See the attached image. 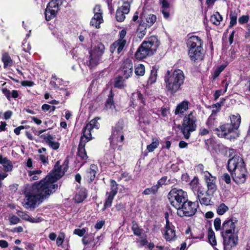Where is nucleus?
Returning a JSON list of instances; mask_svg holds the SVG:
<instances>
[{
    "label": "nucleus",
    "instance_id": "nucleus-38",
    "mask_svg": "<svg viewBox=\"0 0 250 250\" xmlns=\"http://www.w3.org/2000/svg\"><path fill=\"white\" fill-rule=\"evenodd\" d=\"M77 155L81 160L84 161L82 166L86 163V160L88 158V156L87 155L85 147L78 146Z\"/></svg>",
    "mask_w": 250,
    "mask_h": 250
},
{
    "label": "nucleus",
    "instance_id": "nucleus-37",
    "mask_svg": "<svg viewBox=\"0 0 250 250\" xmlns=\"http://www.w3.org/2000/svg\"><path fill=\"white\" fill-rule=\"evenodd\" d=\"M158 69V66L154 65L152 66L149 77L147 81L148 83L152 84L156 81Z\"/></svg>",
    "mask_w": 250,
    "mask_h": 250
},
{
    "label": "nucleus",
    "instance_id": "nucleus-55",
    "mask_svg": "<svg viewBox=\"0 0 250 250\" xmlns=\"http://www.w3.org/2000/svg\"><path fill=\"white\" fill-rule=\"evenodd\" d=\"M199 201L200 204L202 205H205V206H208L210 205V202H211V198L209 197H206L203 196H201V197H199L197 198Z\"/></svg>",
    "mask_w": 250,
    "mask_h": 250
},
{
    "label": "nucleus",
    "instance_id": "nucleus-3",
    "mask_svg": "<svg viewBox=\"0 0 250 250\" xmlns=\"http://www.w3.org/2000/svg\"><path fill=\"white\" fill-rule=\"evenodd\" d=\"M185 80L183 71L177 69L170 72L169 70L164 77L166 88L168 92L174 95L182 89Z\"/></svg>",
    "mask_w": 250,
    "mask_h": 250
},
{
    "label": "nucleus",
    "instance_id": "nucleus-58",
    "mask_svg": "<svg viewBox=\"0 0 250 250\" xmlns=\"http://www.w3.org/2000/svg\"><path fill=\"white\" fill-rule=\"evenodd\" d=\"M64 238V233L61 232L56 240V244L58 246H60L62 244Z\"/></svg>",
    "mask_w": 250,
    "mask_h": 250
},
{
    "label": "nucleus",
    "instance_id": "nucleus-46",
    "mask_svg": "<svg viewBox=\"0 0 250 250\" xmlns=\"http://www.w3.org/2000/svg\"><path fill=\"white\" fill-rule=\"evenodd\" d=\"M113 94L112 91H110V94L108 96V98L106 100L105 106L107 108H109L110 109L115 108V105L114 104V102L113 100Z\"/></svg>",
    "mask_w": 250,
    "mask_h": 250
},
{
    "label": "nucleus",
    "instance_id": "nucleus-25",
    "mask_svg": "<svg viewBox=\"0 0 250 250\" xmlns=\"http://www.w3.org/2000/svg\"><path fill=\"white\" fill-rule=\"evenodd\" d=\"M160 3L161 5V12L163 15L165 19H168L170 17L169 10L170 4L168 0H160Z\"/></svg>",
    "mask_w": 250,
    "mask_h": 250
},
{
    "label": "nucleus",
    "instance_id": "nucleus-32",
    "mask_svg": "<svg viewBox=\"0 0 250 250\" xmlns=\"http://www.w3.org/2000/svg\"><path fill=\"white\" fill-rule=\"evenodd\" d=\"M103 22V15L99 13H94V15L90 21V25L96 28H99L100 24Z\"/></svg>",
    "mask_w": 250,
    "mask_h": 250
},
{
    "label": "nucleus",
    "instance_id": "nucleus-50",
    "mask_svg": "<svg viewBox=\"0 0 250 250\" xmlns=\"http://www.w3.org/2000/svg\"><path fill=\"white\" fill-rule=\"evenodd\" d=\"M194 232H195V231ZM196 232H198L199 235H196L195 233H191L190 237L189 238L190 239L203 240L205 236L204 230L203 229H197L196 230Z\"/></svg>",
    "mask_w": 250,
    "mask_h": 250
},
{
    "label": "nucleus",
    "instance_id": "nucleus-30",
    "mask_svg": "<svg viewBox=\"0 0 250 250\" xmlns=\"http://www.w3.org/2000/svg\"><path fill=\"white\" fill-rule=\"evenodd\" d=\"M165 229L164 237L166 241L169 242L175 241L177 237L174 228H171L170 225L168 228H167V226H165Z\"/></svg>",
    "mask_w": 250,
    "mask_h": 250
},
{
    "label": "nucleus",
    "instance_id": "nucleus-33",
    "mask_svg": "<svg viewBox=\"0 0 250 250\" xmlns=\"http://www.w3.org/2000/svg\"><path fill=\"white\" fill-rule=\"evenodd\" d=\"M105 49L104 45L100 42L96 43L92 51L89 52L97 57H101L104 54Z\"/></svg>",
    "mask_w": 250,
    "mask_h": 250
},
{
    "label": "nucleus",
    "instance_id": "nucleus-13",
    "mask_svg": "<svg viewBox=\"0 0 250 250\" xmlns=\"http://www.w3.org/2000/svg\"><path fill=\"white\" fill-rule=\"evenodd\" d=\"M221 236L223 240L224 250H231L238 244V231L235 233Z\"/></svg>",
    "mask_w": 250,
    "mask_h": 250
},
{
    "label": "nucleus",
    "instance_id": "nucleus-48",
    "mask_svg": "<svg viewBox=\"0 0 250 250\" xmlns=\"http://www.w3.org/2000/svg\"><path fill=\"white\" fill-rule=\"evenodd\" d=\"M150 116L151 115L149 113L144 114L143 112L139 113V118L141 122L147 125H149L150 123Z\"/></svg>",
    "mask_w": 250,
    "mask_h": 250
},
{
    "label": "nucleus",
    "instance_id": "nucleus-52",
    "mask_svg": "<svg viewBox=\"0 0 250 250\" xmlns=\"http://www.w3.org/2000/svg\"><path fill=\"white\" fill-rule=\"evenodd\" d=\"M226 67V65L223 64L218 66L213 72V74L212 75L213 79H215L218 77L220 74L225 69Z\"/></svg>",
    "mask_w": 250,
    "mask_h": 250
},
{
    "label": "nucleus",
    "instance_id": "nucleus-54",
    "mask_svg": "<svg viewBox=\"0 0 250 250\" xmlns=\"http://www.w3.org/2000/svg\"><path fill=\"white\" fill-rule=\"evenodd\" d=\"M213 224L216 231H222V225H221V220L219 217H217L214 219Z\"/></svg>",
    "mask_w": 250,
    "mask_h": 250
},
{
    "label": "nucleus",
    "instance_id": "nucleus-4",
    "mask_svg": "<svg viewBox=\"0 0 250 250\" xmlns=\"http://www.w3.org/2000/svg\"><path fill=\"white\" fill-rule=\"evenodd\" d=\"M203 44V41L198 36L193 35L188 39V55L192 62H195L203 60L205 56Z\"/></svg>",
    "mask_w": 250,
    "mask_h": 250
},
{
    "label": "nucleus",
    "instance_id": "nucleus-26",
    "mask_svg": "<svg viewBox=\"0 0 250 250\" xmlns=\"http://www.w3.org/2000/svg\"><path fill=\"white\" fill-rule=\"evenodd\" d=\"M92 139L91 132L82 130V134L80 137L78 146L85 147L86 144Z\"/></svg>",
    "mask_w": 250,
    "mask_h": 250
},
{
    "label": "nucleus",
    "instance_id": "nucleus-53",
    "mask_svg": "<svg viewBox=\"0 0 250 250\" xmlns=\"http://www.w3.org/2000/svg\"><path fill=\"white\" fill-rule=\"evenodd\" d=\"M158 192L154 187L152 186L150 188H146L142 192L143 195H148L150 194L156 195Z\"/></svg>",
    "mask_w": 250,
    "mask_h": 250
},
{
    "label": "nucleus",
    "instance_id": "nucleus-10",
    "mask_svg": "<svg viewBox=\"0 0 250 250\" xmlns=\"http://www.w3.org/2000/svg\"><path fill=\"white\" fill-rule=\"evenodd\" d=\"M126 35V30L123 29L121 30L119 34V39L113 42L110 46V51L113 53L116 49L117 53L120 54L124 49L126 43V40L125 39Z\"/></svg>",
    "mask_w": 250,
    "mask_h": 250
},
{
    "label": "nucleus",
    "instance_id": "nucleus-47",
    "mask_svg": "<svg viewBox=\"0 0 250 250\" xmlns=\"http://www.w3.org/2000/svg\"><path fill=\"white\" fill-rule=\"evenodd\" d=\"M230 22L229 27L232 28L237 23V14L234 11H231L229 13Z\"/></svg>",
    "mask_w": 250,
    "mask_h": 250
},
{
    "label": "nucleus",
    "instance_id": "nucleus-49",
    "mask_svg": "<svg viewBox=\"0 0 250 250\" xmlns=\"http://www.w3.org/2000/svg\"><path fill=\"white\" fill-rule=\"evenodd\" d=\"M189 185L193 192L196 190V189L200 186L198 177L197 176H194Z\"/></svg>",
    "mask_w": 250,
    "mask_h": 250
},
{
    "label": "nucleus",
    "instance_id": "nucleus-44",
    "mask_svg": "<svg viewBox=\"0 0 250 250\" xmlns=\"http://www.w3.org/2000/svg\"><path fill=\"white\" fill-rule=\"evenodd\" d=\"M152 141V143L146 146V149L149 152H153L158 147L160 144L158 139L156 137H153Z\"/></svg>",
    "mask_w": 250,
    "mask_h": 250
},
{
    "label": "nucleus",
    "instance_id": "nucleus-57",
    "mask_svg": "<svg viewBox=\"0 0 250 250\" xmlns=\"http://www.w3.org/2000/svg\"><path fill=\"white\" fill-rule=\"evenodd\" d=\"M194 192L195 193H196L197 198H198L199 197H201V196H204L205 194L206 193V191L204 190V188L201 186H200L197 188V189H196V190H195L194 191Z\"/></svg>",
    "mask_w": 250,
    "mask_h": 250
},
{
    "label": "nucleus",
    "instance_id": "nucleus-12",
    "mask_svg": "<svg viewBox=\"0 0 250 250\" xmlns=\"http://www.w3.org/2000/svg\"><path fill=\"white\" fill-rule=\"evenodd\" d=\"M246 167L243 158L239 155H235L228 160L227 163V169L229 173Z\"/></svg>",
    "mask_w": 250,
    "mask_h": 250
},
{
    "label": "nucleus",
    "instance_id": "nucleus-64",
    "mask_svg": "<svg viewBox=\"0 0 250 250\" xmlns=\"http://www.w3.org/2000/svg\"><path fill=\"white\" fill-rule=\"evenodd\" d=\"M209 131H210L208 128L207 129L204 127H201L199 130V135L201 136L206 135L209 134Z\"/></svg>",
    "mask_w": 250,
    "mask_h": 250
},
{
    "label": "nucleus",
    "instance_id": "nucleus-45",
    "mask_svg": "<svg viewBox=\"0 0 250 250\" xmlns=\"http://www.w3.org/2000/svg\"><path fill=\"white\" fill-rule=\"evenodd\" d=\"M145 66L144 64L139 63L135 66L134 72L137 76L139 77L143 76L145 74Z\"/></svg>",
    "mask_w": 250,
    "mask_h": 250
},
{
    "label": "nucleus",
    "instance_id": "nucleus-40",
    "mask_svg": "<svg viewBox=\"0 0 250 250\" xmlns=\"http://www.w3.org/2000/svg\"><path fill=\"white\" fill-rule=\"evenodd\" d=\"M208 243L212 247H214L217 245L215 234L211 227L208 228Z\"/></svg>",
    "mask_w": 250,
    "mask_h": 250
},
{
    "label": "nucleus",
    "instance_id": "nucleus-16",
    "mask_svg": "<svg viewBox=\"0 0 250 250\" xmlns=\"http://www.w3.org/2000/svg\"><path fill=\"white\" fill-rule=\"evenodd\" d=\"M154 54L152 49L146 45V42H143L135 52V57L138 60H141Z\"/></svg>",
    "mask_w": 250,
    "mask_h": 250
},
{
    "label": "nucleus",
    "instance_id": "nucleus-28",
    "mask_svg": "<svg viewBox=\"0 0 250 250\" xmlns=\"http://www.w3.org/2000/svg\"><path fill=\"white\" fill-rule=\"evenodd\" d=\"M125 121L123 119H120L114 126L112 127L111 133L117 135L118 133H124L125 127Z\"/></svg>",
    "mask_w": 250,
    "mask_h": 250
},
{
    "label": "nucleus",
    "instance_id": "nucleus-27",
    "mask_svg": "<svg viewBox=\"0 0 250 250\" xmlns=\"http://www.w3.org/2000/svg\"><path fill=\"white\" fill-rule=\"evenodd\" d=\"M99 59L100 57H97L92 53L89 52V55L86 57V61L84 62V63L88 66L91 69L97 65L99 63Z\"/></svg>",
    "mask_w": 250,
    "mask_h": 250
},
{
    "label": "nucleus",
    "instance_id": "nucleus-11",
    "mask_svg": "<svg viewBox=\"0 0 250 250\" xmlns=\"http://www.w3.org/2000/svg\"><path fill=\"white\" fill-rule=\"evenodd\" d=\"M110 184L111 191L106 193L107 197L102 209V211H104L106 208L111 207L114 197L118 193V184L116 181L113 179H110Z\"/></svg>",
    "mask_w": 250,
    "mask_h": 250
},
{
    "label": "nucleus",
    "instance_id": "nucleus-1",
    "mask_svg": "<svg viewBox=\"0 0 250 250\" xmlns=\"http://www.w3.org/2000/svg\"><path fill=\"white\" fill-rule=\"evenodd\" d=\"M60 172V168L55 169L39 182L34 183L30 191H25V202L23 205V207L27 209H34L38 201L42 202L54 193L58 188V185L55 182L61 177Z\"/></svg>",
    "mask_w": 250,
    "mask_h": 250
},
{
    "label": "nucleus",
    "instance_id": "nucleus-60",
    "mask_svg": "<svg viewBox=\"0 0 250 250\" xmlns=\"http://www.w3.org/2000/svg\"><path fill=\"white\" fill-rule=\"evenodd\" d=\"M10 225H16L18 224L20 221V219L15 215L11 216L9 218Z\"/></svg>",
    "mask_w": 250,
    "mask_h": 250
},
{
    "label": "nucleus",
    "instance_id": "nucleus-51",
    "mask_svg": "<svg viewBox=\"0 0 250 250\" xmlns=\"http://www.w3.org/2000/svg\"><path fill=\"white\" fill-rule=\"evenodd\" d=\"M228 210L229 208L224 203H221L217 208V213L218 215H222Z\"/></svg>",
    "mask_w": 250,
    "mask_h": 250
},
{
    "label": "nucleus",
    "instance_id": "nucleus-42",
    "mask_svg": "<svg viewBox=\"0 0 250 250\" xmlns=\"http://www.w3.org/2000/svg\"><path fill=\"white\" fill-rule=\"evenodd\" d=\"M223 20L222 16L220 15V13L218 11L215 12L213 15H211L210 18L211 22L215 25H219L220 24L221 21Z\"/></svg>",
    "mask_w": 250,
    "mask_h": 250
},
{
    "label": "nucleus",
    "instance_id": "nucleus-18",
    "mask_svg": "<svg viewBox=\"0 0 250 250\" xmlns=\"http://www.w3.org/2000/svg\"><path fill=\"white\" fill-rule=\"evenodd\" d=\"M130 2L124 1L123 5L119 7L116 13V19L119 22L123 21L125 18V15L127 14L130 11Z\"/></svg>",
    "mask_w": 250,
    "mask_h": 250
},
{
    "label": "nucleus",
    "instance_id": "nucleus-15",
    "mask_svg": "<svg viewBox=\"0 0 250 250\" xmlns=\"http://www.w3.org/2000/svg\"><path fill=\"white\" fill-rule=\"evenodd\" d=\"M133 63L132 61L127 58L123 61L120 68L119 72L125 79H128L133 75Z\"/></svg>",
    "mask_w": 250,
    "mask_h": 250
},
{
    "label": "nucleus",
    "instance_id": "nucleus-31",
    "mask_svg": "<svg viewBox=\"0 0 250 250\" xmlns=\"http://www.w3.org/2000/svg\"><path fill=\"white\" fill-rule=\"evenodd\" d=\"M100 119V117H96L91 120L88 123L86 124L85 126L83 128L85 131L91 132V130L94 128L98 129L99 127L100 124L98 122V121Z\"/></svg>",
    "mask_w": 250,
    "mask_h": 250
},
{
    "label": "nucleus",
    "instance_id": "nucleus-24",
    "mask_svg": "<svg viewBox=\"0 0 250 250\" xmlns=\"http://www.w3.org/2000/svg\"><path fill=\"white\" fill-rule=\"evenodd\" d=\"M206 125L210 131L214 132L216 134V132L219 129L216 118L213 117V116H209L206 122Z\"/></svg>",
    "mask_w": 250,
    "mask_h": 250
},
{
    "label": "nucleus",
    "instance_id": "nucleus-59",
    "mask_svg": "<svg viewBox=\"0 0 250 250\" xmlns=\"http://www.w3.org/2000/svg\"><path fill=\"white\" fill-rule=\"evenodd\" d=\"M250 19V17L248 15H243L239 17L238 19V22L239 24L243 25L245 23H247Z\"/></svg>",
    "mask_w": 250,
    "mask_h": 250
},
{
    "label": "nucleus",
    "instance_id": "nucleus-56",
    "mask_svg": "<svg viewBox=\"0 0 250 250\" xmlns=\"http://www.w3.org/2000/svg\"><path fill=\"white\" fill-rule=\"evenodd\" d=\"M17 213L19 216L23 220L29 222L31 217L25 212L21 210H18Z\"/></svg>",
    "mask_w": 250,
    "mask_h": 250
},
{
    "label": "nucleus",
    "instance_id": "nucleus-14",
    "mask_svg": "<svg viewBox=\"0 0 250 250\" xmlns=\"http://www.w3.org/2000/svg\"><path fill=\"white\" fill-rule=\"evenodd\" d=\"M238 220L235 217H231L227 218L222 223V229L221 235L224 234H232L235 233L236 224Z\"/></svg>",
    "mask_w": 250,
    "mask_h": 250
},
{
    "label": "nucleus",
    "instance_id": "nucleus-35",
    "mask_svg": "<svg viewBox=\"0 0 250 250\" xmlns=\"http://www.w3.org/2000/svg\"><path fill=\"white\" fill-rule=\"evenodd\" d=\"M1 61L3 63L4 68L11 66L13 64V61L8 52H4L2 54Z\"/></svg>",
    "mask_w": 250,
    "mask_h": 250
},
{
    "label": "nucleus",
    "instance_id": "nucleus-21",
    "mask_svg": "<svg viewBox=\"0 0 250 250\" xmlns=\"http://www.w3.org/2000/svg\"><path fill=\"white\" fill-rule=\"evenodd\" d=\"M98 171V168L97 165L91 164L85 173L84 179H85L89 183L92 182L96 177V174Z\"/></svg>",
    "mask_w": 250,
    "mask_h": 250
},
{
    "label": "nucleus",
    "instance_id": "nucleus-22",
    "mask_svg": "<svg viewBox=\"0 0 250 250\" xmlns=\"http://www.w3.org/2000/svg\"><path fill=\"white\" fill-rule=\"evenodd\" d=\"M138 103L142 104L144 105H146L145 98L141 91L137 90L132 94L130 98V103L132 105H136Z\"/></svg>",
    "mask_w": 250,
    "mask_h": 250
},
{
    "label": "nucleus",
    "instance_id": "nucleus-5",
    "mask_svg": "<svg viewBox=\"0 0 250 250\" xmlns=\"http://www.w3.org/2000/svg\"><path fill=\"white\" fill-rule=\"evenodd\" d=\"M194 111H191L186 115L183 119L182 125H178L177 127L181 130L186 139L190 138L191 133L195 131L197 128V118L194 115Z\"/></svg>",
    "mask_w": 250,
    "mask_h": 250
},
{
    "label": "nucleus",
    "instance_id": "nucleus-19",
    "mask_svg": "<svg viewBox=\"0 0 250 250\" xmlns=\"http://www.w3.org/2000/svg\"><path fill=\"white\" fill-rule=\"evenodd\" d=\"M140 19L139 29H140L141 26H146V28L150 27L155 23L157 18L154 14L146 15L142 13L140 16Z\"/></svg>",
    "mask_w": 250,
    "mask_h": 250
},
{
    "label": "nucleus",
    "instance_id": "nucleus-62",
    "mask_svg": "<svg viewBox=\"0 0 250 250\" xmlns=\"http://www.w3.org/2000/svg\"><path fill=\"white\" fill-rule=\"evenodd\" d=\"M53 140H50L47 143L53 149L57 150L59 148L60 143L58 142L53 141Z\"/></svg>",
    "mask_w": 250,
    "mask_h": 250
},
{
    "label": "nucleus",
    "instance_id": "nucleus-39",
    "mask_svg": "<svg viewBox=\"0 0 250 250\" xmlns=\"http://www.w3.org/2000/svg\"><path fill=\"white\" fill-rule=\"evenodd\" d=\"M68 162H69L68 160L66 159L64 161L63 164L62 166H57V164L58 163V162L56 163V164L55 165V167L53 168V169L48 174H50L51 173H52L53 172V170H54L55 169L57 170V169L60 168V172H59V174L60 175H61V177L60 178H61L62 176V175L64 174V172L65 171H66L68 169Z\"/></svg>",
    "mask_w": 250,
    "mask_h": 250
},
{
    "label": "nucleus",
    "instance_id": "nucleus-43",
    "mask_svg": "<svg viewBox=\"0 0 250 250\" xmlns=\"http://www.w3.org/2000/svg\"><path fill=\"white\" fill-rule=\"evenodd\" d=\"M131 230L134 235L137 236H140L143 231V229L140 228L137 222L134 220L132 221Z\"/></svg>",
    "mask_w": 250,
    "mask_h": 250
},
{
    "label": "nucleus",
    "instance_id": "nucleus-8",
    "mask_svg": "<svg viewBox=\"0 0 250 250\" xmlns=\"http://www.w3.org/2000/svg\"><path fill=\"white\" fill-rule=\"evenodd\" d=\"M63 0H51L47 4L44 11L45 19L50 21L57 15Z\"/></svg>",
    "mask_w": 250,
    "mask_h": 250
},
{
    "label": "nucleus",
    "instance_id": "nucleus-41",
    "mask_svg": "<svg viewBox=\"0 0 250 250\" xmlns=\"http://www.w3.org/2000/svg\"><path fill=\"white\" fill-rule=\"evenodd\" d=\"M125 79L121 75L116 77L114 79V87L122 89L124 88L125 86Z\"/></svg>",
    "mask_w": 250,
    "mask_h": 250
},
{
    "label": "nucleus",
    "instance_id": "nucleus-7",
    "mask_svg": "<svg viewBox=\"0 0 250 250\" xmlns=\"http://www.w3.org/2000/svg\"><path fill=\"white\" fill-rule=\"evenodd\" d=\"M199 207L198 202H192L187 198V201L182 205L177 211V215L181 217H189L194 216Z\"/></svg>",
    "mask_w": 250,
    "mask_h": 250
},
{
    "label": "nucleus",
    "instance_id": "nucleus-61",
    "mask_svg": "<svg viewBox=\"0 0 250 250\" xmlns=\"http://www.w3.org/2000/svg\"><path fill=\"white\" fill-rule=\"evenodd\" d=\"M86 231V228H83L82 229H76L74 230V234L78 235L80 237L83 236Z\"/></svg>",
    "mask_w": 250,
    "mask_h": 250
},
{
    "label": "nucleus",
    "instance_id": "nucleus-29",
    "mask_svg": "<svg viewBox=\"0 0 250 250\" xmlns=\"http://www.w3.org/2000/svg\"><path fill=\"white\" fill-rule=\"evenodd\" d=\"M189 102L185 100L179 104L177 106L174 110V114L175 115H178L181 114L184 115L185 112L188 109Z\"/></svg>",
    "mask_w": 250,
    "mask_h": 250
},
{
    "label": "nucleus",
    "instance_id": "nucleus-36",
    "mask_svg": "<svg viewBox=\"0 0 250 250\" xmlns=\"http://www.w3.org/2000/svg\"><path fill=\"white\" fill-rule=\"evenodd\" d=\"M0 163L3 165L4 170L5 172L12 171L13 165L11 162L6 157H3L1 155H0Z\"/></svg>",
    "mask_w": 250,
    "mask_h": 250
},
{
    "label": "nucleus",
    "instance_id": "nucleus-9",
    "mask_svg": "<svg viewBox=\"0 0 250 250\" xmlns=\"http://www.w3.org/2000/svg\"><path fill=\"white\" fill-rule=\"evenodd\" d=\"M204 180L207 187V190L206 191V195L212 196L217 189L216 177L208 171H206L204 172Z\"/></svg>",
    "mask_w": 250,
    "mask_h": 250
},
{
    "label": "nucleus",
    "instance_id": "nucleus-2",
    "mask_svg": "<svg viewBox=\"0 0 250 250\" xmlns=\"http://www.w3.org/2000/svg\"><path fill=\"white\" fill-rule=\"evenodd\" d=\"M230 123H221L216 135L220 138L230 141L236 140L240 136L238 129L240 125L241 118L239 114L229 116Z\"/></svg>",
    "mask_w": 250,
    "mask_h": 250
},
{
    "label": "nucleus",
    "instance_id": "nucleus-63",
    "mask_svg": "<svg viewBox=\"0 0 250 250\" xmlns=\"http://www.w3.org/2000/svg\"><path fill=\"white\" fill-rule=\"evenodd\" d=\"M40 137L43 139L45 143L47 144L50 140H53L54 137L52 135L50 134H47V135L45 134H42L40 136Z\"/></svg>",
    "mask_w": 250,
    "mask_h": 250
},
{
    "label": "nucleus",
    "instance_id": "nucleus-17",
    "mask_svg": "<svg viewBox=\"0 0 250 250\" xmlns=\"http://www.w3.org/2000/svg\"><path fill=\"white\" fill-rule=\"evenodd\" d=\"M247 170L246 167L231 172L230 174L233 181L238 185L243 184L246 182L247 177Z\"/></svg>",
    "mask_w": 250,
    "mask_h": 250
},
{
    "label": "nucleus",
    "instance_id": "nucleus-23",
    "mask_svg": "<svg viewBox=\"0 0 250 250\" xmlns=\"http://www.w3.org/2000/svg\"><path fill=\"white\" fill-rule=\"evenodd\" d=\"M109 140L111 145H114V142H116V145H118V143L121 144V145L119 146V149L121 150V146L124 144L125 140V137L124 133H118L117 135H114L113 133H111Z\"/></svg>",
    "mask_w": 250,
    "mask_h": 250
},
{
    "label": "nucleus",
    "instance_id": "nucleus-20",
    "mask_svg": "<svg viewBox=\"0 0 250 250\" xmlns=\"http://www.w3.org/2000/svg\"><path fill=\"white\" fill-rule=\"evenodd\" d=\"M143 42H146V45L152 52L155 53L160 44V41L156 36H151L149 38L146 39Z\"/></svg>",
    "mask_w": 250,
    "mask_h": 250
},
{
    "label": "nucleus",
    "instance_id": "nucleus-6",
    "mask_svg": "<svg viewBox=\"0 0 250 250\" xmlns=\"http://www.w3.org/2000/svg\"><path fill=\"white\" fill-rule=\"evenodd\" d=\"M188 198L187 192L181 189L172 188L167 195L170 205L178 210Z\"/></svg>",
    "mask_w": 250,
    "mask_h": 250
},
{
    "label": "nucleus",
    "instance_id": "nucleus-34",
    "mask_svg": "<svg viewBox=\"0 0 250 250\" xmlns=\"http://www.w3.org/2000/svg\"><path fill=\"white\" fill-rule=\"evenodd\" d=\"M87 190L85 188L81 189L75 196V202L77 203H82L87 198Z\"/></svg>",
    "mask_w": 250,
    "mask_h": 250
}]
</instances>
